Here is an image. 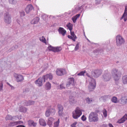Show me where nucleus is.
<instances>
[{
  "label": "nucleus",
  "mask_w": 127,
  "mask_h": 127,
  "mask_svg": "<svg viewBox=\"0 0 127 127\" xmlns=\"http://www.w3.org/2000/svg\"><path fill=\"white\" fill-rule=\"evenodd\" d=\"M99 112L98 111H96L95 112H91L89 114L88 116V119L89 122H97L98 121L99 118L97 113Z\"/></svg>",
  "instance_id": "obj_1"
},
{
  "label": "nucleus",
  "mask_w": 127,
  "mask_h": 127,
  "mask_svg": "<svg viewBox=\"0 0 127 127\" xmlns=\"http://www.w3.org/2000/svg\"><path fill=\"white\" fill-rule=\"evenodd\" d=\"M112 76L115 81H118L120 78L121 75V73L118 69L113 68L111 71Z\"/></svg>",
  "instance_id": "obj_2"
},
{
  "label": "nucleus",
  "mask_w": 127,
  "mask_h": 127,
  "mask_svg": "<svg viewBox=\"0 0 127 127\" xmlns=\"http://www.w3.org/2000/svg\"><path fill=\"white\" fill-rule=\"evenodd\" d=\"M82 110L77 107L75 110L72 112V117L74 119H76L82 115Z\"/></svg>",
  "instance_id": "obj_3"
},
{
  "label": "nucleus",
  "mask_w": 127,
  "mask_h": 127,
  "mask_svg": "<svg viewBox=\"0 0 127 127\" xmlns=\"http://www.w3.org/2000/svg\"><path fill=\"white\" fill-rule=\"evenodd\" d=\"M116 40V45L118 46H120L122 44H124L125 42L124 39L120 35L117 36Z\"/></svg>",
  "instance_id": "obj_4"
},
{
  "label": "nucleus",
  "mask_w": 127,
  "mask_h": 127,
  "mask_svg": "<svg viewBox=\"0 0 127 127\" xmlns=\"http://www.w3.org/2000/svg\"><path fill=\"white\" fill-rule=\"evenodd\" d=\"M11 16L8 12L5 13L4 15V22L7 24H10L11 22Z\"/></svg>",
  "instance_id": "obj_5"
},
{
  "label": "nucleus",
  "mask_w": 127,
  "mask_h": 127,
  "mask_svg": "<svg viewBox=\"0 0 127 127\" xmlns=\"http://www.w3.org/2000/svg\"><path fill=\"white\" fill-rule=\"evenodd\" d=\"M102 71L101 70L97 69L91 72L92 77L94 78L98 77L102 74Z\"/></svg>",
  "instance_id": "obj_6"
},
{
  "label": "nucleus",
  "mask_w": 127,
  "mask_h": 127,
  "mask_svg": "<svg viewBox=\"0 0 127 127\" xmlns=\"http://www.w3.org/2000/svg\"><path fill=\"white\" fill-rule=\"evenodd\" d=\"M48 48L49 51H52L54 52H59L62 49L61 47H54L51 45L48 46Z\"/></svg>",
  "instance_id": "obj_7"
},
{
  "label": "nucleus",
  "mask_w": 127,
  "mask_h": 127,
  "mask_svg": "<svg viewBox=\"0 0 127 127\" xmlns=\"http://www.w3.org/2000/svg\"><path fill=\"white\" fill-rule=\"evenodd\" d=\"M111 75L110 73L108 71H106L103 75L102 79L105 81L109 80L111 78Z\"/></svg>",
  "instance_id": "obj_8"
},
{
  "label": "nucleus",
  "mask_w": 127,
  "mask_h": 127,
  "mask_svg": "<svg viewBox=\"0 0 127 127\" xmlns=\"http://www.w3.org/2000/svg\"><path fill=\"white\" fill-rule=\"evenodd\" d=\"M57 75L61 76L66 74V72L65 69L63 68H58L56 70Z\"/></svg>",
  "instance_id": "obj_9"
},
{
  "label": "nucleus",
  "mask_w": 127,
  "mask_h": 127,
  "mask_svg": "<svg viewBox=\"0 0 127 127\" xmlns=\"http://www.w3.org/2000/svg\"><path fill=\"white\" fill-rule=\"evenodd\" d=\"M87 75L90 78L88 79L89 82V86H95V87L96 83L95 79L91 77L88 74H87Z\"/></svg>",
  "instance_id": "obj_10"
},
{
  "label": "nucleus",
  "mask_w": 127,
  "mask_h": 127,
  "mask_svg": "<svg viewBox=\"0 0 127 127\" xmlns=\"http://www.w3.org/2000/svg\"><path fill=\"white\" fill-rule=\"evenodd\" d=\"M14 76L16 78V80L17 82H21L24 79L23 76L21 74L15 73L14 74Z\"/></svg>",
  "instance_id": "obj_11"
},
{
  "label": "nucleus",
  "mask_w": 127,
  "mask_h": 127,
  "mask_svg": "<svg viewBox=\"0 0 127 127\" xmlns=\"http://www.w3.org/2000/svg\"><path fill=\"white\" fill-rule=\"evenodd\" d=\"M58 109V114L59 116L61 117L62 116L63 113L64 108L63 106L60 104H59L57 105Z\"/></svg>",
  "instance_id": "obj_12"
},
{
  "label": "nucleus",
  "mask_w": 127,
  "mask_h": 127,
  "mask_svg": "<svg viewBox=\"0 0 127 127\" xmlns=\"http://www.w3.org/2000/svg\"><path fill=\"white\" fill-rule=\"evenodd\" d=\"M69 81L67 82L66 84L67 87H69L71 85L73 86L74 85V80L72 77L70 78H68Z\"/></svg>",
  "instance_id": "obj_13"
},
{
  "label": "nucleus",
  "mask_w": 127,
  "mask_h": 127,
  "mask_svg": "<svg viewBox=\"0 0 127 127\" xmlns=\"http://www.w3.org/2000/svg\"><path fill=\"white\" fill-rule=\"evenodd\" d=\"M43 78L39 77L37 80L35 82V83L39 87L42 86V85Z\"/></svg>",
  "instance_id": "obj_14"
},
{
  "label": "nucleus",
  "mask_w": 127,
  "mask_h": 127,
  "mask_svg": "<svg viewBox=\"0 0 127 127\" xmlns=\"http://www.w3.org/2000/svg\"><path fill=\"white\" fill-rule=\"evenodd\" d=\"M52 75L51 74L49 73L43 76V77L42 78L44 80V82H45L48 79H49V80H51L52 79Z\"/></svg>",
  "instance_id": "obj_15"
},
{
  "label": "nucleus",
  "mask_w": 127,
  "mask_h": 127,
  "mask_svg": "<svg viewBox=\"0 0 127 127\" xmlns=\"http://www.w3.org/2000/svg\"><path fill=\"white\" fill-rule=\"evenodd\" d=\"M125 11L122 17L121 18V20L124 18V21H126L127 20V6H126Z\"/></svg>",
  "instance_id": "obj_16"
},
{
  "label": "nucleus",
  "mask_w": 127,
  "mask_h": 127,
  "mask_svg": "<svg viewBox=\"0 0 127 127\" xmlns=\"http://www.w3.org/2000/svg\"><path fill=\"white\" fill-rule=\"evenodd\" d=\"M33 9L32 6L31 4L28 5L25 8V10L27 13H28L32 10Z\"/></svg>",
  "instance_id": "obj_17"
},
{
  "label": "nucleus",
  "mask_w": 127,
  "mask_h": 127,
  "mask_svg": "<svg viewBox=\"0 0 127 127\" xmlns=\"http://www.w3.org/2000/svg\"><path fill=\"white\" fill-rule=\"evenodd\" d=\"M121 103L125 104L127 103V95L122 96L121 99Z\"/></svg>",
  "instance_id": "obj_18"
},
{
  "label": "nucleus",
  "mask_w": 127,
  "mask_h": 127,
  "mask_svg": "<svg viewBox=\"0 0 127 127\" xmlns=\"http://www.w3.org/2000/svg\"><path fill=\"white\" fill-rule=\"evenodd\" d=\"M126 120H127V114H126L122 118L119 120L117 123L119 124H121L124 123Z\"/></svg>",
  "instance_id": "obj_19"
},
{
  "label": "nucleus",
  "mask_w": 127,
  "mask_h": 127,
  "mask_svg": "<svg viewBox=\"0 0 127 127\" xmlns=\"http://www.w3.org/2000/svg\"><path fill=\"white\" fill-rule=\"evenodd\" d=\"M58 30L59 33L62 34L63 36L65 35L66 32V31L62 27H60Z\"/></svg>",
  "instance_id": "obj_20"
},
{
  "label": "nucleus",
  "mask_w": 127,
  "mask_h": 127,
  "mask_svg": "<svg viewBox=\"0 0 127 127\" xmlns=\"http://www.w3.org/2000/svg\"><path fill=\"white\" fill-rule=\"evenodd\" d=\"M34 101H25L24 102V104L25 105L27 106L33 105L34 103Z\"/></svg>",
  "instance_id": "obj_21"
},
{
  "label": "nucleus",
  "mask_w": 127,
  "mask_h": 127,
  "mask_svg": "<svg viewBox=\"0 0 127 127\" xmlns=\"http://www.w3.org/2000/svg\"><path fill=\"white\" fill-rule=\"evenodd\" d=\"M39 17H36L34 18L31 21V23L32 24H34L38 23L39 20Z\"/></svg>",
  "instance_id": "obj_22"
},
{
  "label": "nucleus",
  "mask_w": 127,
  "mask_h": 127,
  "mask_svg": "<svg viewBox=\"0 0 127 127\" xmlns=\"http://www.w3.org/2000/svg\"><path fill=\"white\" fill-rule=\"evenodd\" d=\"M39 123L40 125L42 126H46V124L45 120L43 119H40L39 120Z\"/></svg>",
  "instance_id": "obj_23"
},
{
  "label": "nucleus",
  "mask_w": 127,
  "mask_h": 127,
  "mask_svg": "<svg viewBox=\"0 0 127 127\" xmlns=\"http://www.w3.org/2000/svg\"><path fill=\"white\" fill-rule=\"evenodd\" d=\"M28 124L30 126H32L33 127H35L37 125V123L34 122L32 120H29L28 121Z\"/></svg>",
  "instance_id": "obj_24"
},
{
  "label": "nucleus",
  "mask_w": 127,
  "mask_h": 127,
  "mask_svg": "<svg viewBox=\"0 0 127 127\" xmlns=\"http://www.w3.org/2000/svg\"><path fill=\"white\" fill-rule=\"evenodd\" d=\"M16 117L15 116L12 117L11 115H7L5 119L6 120H13Z\"/></svg>",
  "instance_id": "obj_25"
},
{
  "label": "nucleus",
  "mask_w": 127,
  "mask_h": 127,
  "mask_svg": "<svg viewBox=\"0 0 127 127\" xmlns=\"http://www.w3.org/2000/svg\"><path fill=\"white\" fill-rule=\"evenodd\" d=\"M111 97L110 96V95H104L102 96L101 98L103 99L104 101H105L108 99H109Z\"/></svg>",
  "instance_id": "obj_26"
},
{
  "label": "nucleus",
  "mask_w": 127,
  "mask_h": 127,
  "mask_svg": "<svg viewBox=\"0 0 127 127\" xmlns=\"http://www.w3.org/2000/svg\"><path fill=\"white\" fill-rule=\"evenodd\" d=\"M54 119L52 117H50L49 118L47 123V125L49 126H51L53 123V122L54 120Z\"/></svg>",
  "instance_id": "obj_27"
},
{
  "label": "nucleus",
  "mask_w": 127,
  "mask_h": 127,
  "mask_svg": "<svg viewBox=\"0 0 127 127\" xmlns=\"http://www.w3.org/2000/svg\"><path fill=\"white\" fill-rule=\"evenodd\" d=\"M51 88V84L49 82H47L45 85V89L47 90H50Z\"/></svg>",
  "instance_id": "obj_28"
},
{
  "label": "nucleus",
  "mask_w": 127,
  "mask_h": 127,
  "mask_svg": "<svg viewBox=\"0 0 127 127\" xmlns=\"http://www.w3.org/2000/svg\"><path fill=\"white\" fill-rule=\"evenodd\" d=\"M69 101L70 104H72L75 103L76 101L74 97L72 96H70L69 97Z\"/></svg>",
  "instance_id": "obj_29"
},
{
  "label": "nucleus",
  "mask_w": 127,
  "mask_h": 127,
  "mask_svg": "<svg viewBox=\"0 0 127 127\" xmlns=\"http://www.w3.org/2000/svg\"><path fill=\"white\" fill-rule=\"evenodd\" d=\"M122 80L124 84H127V75L124 76L122 77Z\"/></svg>",
  "instance_id": "obj_30"
},
{
  "label": "nucleus",
  "mask_w": 127,
  "mask_h": 127,
  "mask_svg": "<svg viewBox=\"0 0 127 127\" xmlns=\"http://www.w3.org/2000/svg\"><path fill=\"white\" fill-rule=\"evenodd\" d=\"M27 110V108L23 106H21L20 108L19 111L21 112H26Z\"/></svg>",
  "instance_id": "obj_31"
},
{
  "label": "nucleus",
  "mask_w": 127,
  "mask_h": 127,
  "mask_svg": "<svg viewBox=\"0 0 127 127\" xmlns=\"http://www.w3.org/2000/svg\"><path fill=\"white\" fill-rule=\"evenodd\" d=\"M52 115H55V110L54 108H51L48 109Z\"/></svg>",
  "instance_id": "obj_32"
},
{
  "label": "nucleus",
  "mask_w": 127,
  "mask_h": 127,
  "mask_svg": "<svg viewBox=\"0 0 127 127\" xmlns=\"http://www.w3.org/2000/svg\"><path fill=\"white\" fill-rule=\"evenodd\" d=\"M66 27L68 28L70 31H71L72 30L73 25L70 23H69L67 24L66 25Z\"/></svg>",
  "instance_id": "obj_33"
},
{
  "label": "nucleus",
  "mask_w": 127,
  "mask_h": 127,
  "mask_svg": "<svg viewBox=\"0 0 127 127\" xmlns=\"http://www.w3.org/2000/svg\"><path fill=\"white\" fill-rule=\"evenodd\" d=\"M20 122H12L10 123V125L11 126H13L15 125H16L18 124H20Z\"/></svg>",
  "instance_id": "obj_34"
},
{
  "label": "nucleus",
  "mask_w": 127,
  "mask_h": 127,
  "mask_svg": "<svg viewBox=\"0 0 127 127\" xmlns=\"http://www.w3.org/2000/svg\"><path fill=\"white\" fill-rule=\"evenodd\" d=\"M111 101L113 103H117V97L116 96L113 97L111 100Z\"/></svg>",
  "instance_id": "obj_35"
},
{
  "label": "nucleus",
  "mask_w": 127,
  "mask_h": 127,
  "mask_svg": "<svg viewBox=\"0 0 127 127\" xmlns=\"http://www.w3.org/2000/svg\"><path fill=\"white\" fill-rule=\"evenodd\" d=\"M39 40L42 42L45 43L46 44V40L45 38L43 36H42L41 37L39 38Z\"/></svg>",
  "instance_id": "obj_36"
},
{
  "label": "nucleus",
  "mask_w": 127,
  "mask_h": 127,
  "mask_svg": "<svg viewBox=\"0 0 127 127\" xmlns=\"http://www.w3.org/2000/svg\"><path fill=\"white\" fill-rule=\"evenodd\" d=\"M9 3L12 4H16L17 3L16 0H9Z\"/></svg>",
  "instance_id": "obj_37"
},
{
  "label": "nucleus",
  "mask_w": 127,
  "mask_h": 127,
  "mask_svg": "<svg viewBox=\"0 0 127 127\" xmlns=\"http://www.w3.org/2000/svg\"><path fill=\"white\" fill-rule=\"evenodd\" d=\"M50 112L48 109H47V110L45 113V116L47 117H49L51 114L50 113Z\"/></svg>",
  "instance_id": "obj_38"
},
{
  "label": "nucleus",
  "mask_w": 127,
  "mask_h": 127,
  "mask_svg": "<svg viewBox=\"0 0 127 127\" xmlns=\"http://www.w3.org/2000/svg\"><path fill=\"white\" fill-rule=\"evenodd\" d=\"M95 88V86H88V89L90 91H93Z\"/></svg>",
  "instance_id": "obj_39"
},
{
  "label": "nucleus",
  "mask_w": 127,
  "mask_h": 127,
  "mask_svg": "<svg viewBox=\"0 0 127 127\" xmlns=\"http://www.w3.org/2000/svg\"><path fill=\"white\" fill-rule=\"evenodd\" d=\"M59 119H58V120L54 124V127H58L59 126Z\"/></svg>",
  "instance_id": "obj_40"
},
{
  "label": "nucleus",
  "mask_w": 127,
  "mask_h": 127,
  "mask_svg": "<svg viewBox=\"0 0 127 127\" xmlns=\"http://www.w3.org/2000/svg\"><path fill=\"white\" fill-rule=\"evenodd\" d=\"M86 100L87 103H88L89 104L91 103L93 101L92 98H87Z\"/></svg>",
  "instance_id": "obj_41"
},
{
  "label": "nucleus",
  "mask_w": 127,
  "mask_h": 127,
  "mask_svg": "<svg viewBox=\"0 0 127 127\" xmlns=\"http://www.w3.org/2000/svg\"><path fill=\"white\" fill-rule=\"evenodd\" d=\"M70 34L71 36L73 37L75 39H76L77 38L74 32H72L71 31H70Z\"/></svg>",
  "instance_id": "obj_42"
},
{
  "label": "nucleus",
  "mask_w": 127,
  "mask_h": 127,
  "mask_svg": "<svg viewBox=\"0 0 127 127\" xmlns=\"http://www.w3.org/2000/svg\"><path fill=\"white\" fill-rule=\"evenodd\" d=\"M64 88V87L63 84H61L59 86H58V89L60 90Z\"/></svg>",
  "instance_id": "obj_43"
},
{
  "label": "nucleus",
  "mask_w": 127,
  "mask_h": 127,
  "mask_svg": "<svg viewBox=\"0 0 127 127\" xmlns=\"http://www.w3.org/2000/svg\"><path fill=\"white\" fill-rule=\"evenodd\" d=\"M103 113L104 116L106 117L107 116V111L105 109H104L103 111Z\"/></svg>",
  "instance_id": "obj_44"
},
{
  "label": "nucleus",
  "mask_w": 127,
  "mask_h": 127,
  "mask_svg": "<svg viewBox=\"0 0 127 127\" xmlns=\"http://www.w3.org/2000/svg\"><path fill=\"white\" fill-rule=\"evenodd\" d=\"M79 43H78L76 45L75 47L74 48V50L75 51H77L79 49Z\"/></svg>",
  "instance_id": "obj_45"
},
{
  "label": "nucleus",
  "mask_w": 127,
  "mask_h": 127,
  "mask_svg": "<svg viewBox=\"0 0 127 127\" xmlns=\"http://www.w3.org/2000/svg\"><path fill=\"white\" fill-rule=\"evenodd\" d=\"M85 72V71H82L78 73L77 75L78 76L84 75V74Z\"/></svg>",
  "instance_id": "obj_46"
},
{
  "label": "nucleus",
  "mask_w": 127,
  "mask_h": 127,
  "mask_svg": "<svg viewBox=\"0 0 127 127\" xmlns=\"http://www.w3.org/2000/svg\"><path fill=\"white\" fill-rule=\"evenodd\" d=\"M0 91H2L3 84L2 82H1L0 84Z\"/></svg>",
  "instance_id": "obj_47"
},
{
  "label": "nucleus",
  "mask_w": 127,
  "mask_h": 127,
  "mask_svg": "<svg viewBox=\"0 0 127 127\" xmlns=\"http://www.w3.org/2000/svg\"><path fill=\"white\" fill-rule=\"evenodd\" d=\"M72 20L74 23H75L77 19L75 16H73L72 18Z\"/></svg>",
  "instance_id": "obj_48"
},
{
  "label": "nucleus",
  "mask_w": 127,
  "mask_h": 127,
  "mask_svg": "<svg viewBox=\"0 0 127 127\" xmlns=\"http://www.w3.org/2000/svg\"><path fill=\"white\" fill-rule=\"evenodd\" d=\"M67 37L68 38L71 39L74 41H75V39L72 36L70 35H68L67 36Z\"/></svg>",
  "instance_id": "obj_49"
},
{
  "label": "nucleus",
  "mask_w": 127,
  "mask_h": 127,
  "mask_svg": "<svg viewBox=\"0 0 127 127\" xmlns=\"http://www.w3.org/2000/svg\"><path fill=\"white\" fill-rule=\"evenodd\" d=\"M75 11L76 12H77L79 10H80L79 9V7L78 6H76L75 7Z\"/></svg>",
  "instance_id": "obj_50"
},
{
  "label": "nucleus",
  "mask_w": 127,
  "mask_h": 127,
  "mask_svg": "<svg viewBox=\"0 0 127 127\" xmlns=\"http://www.w3.org/2000/svg\"><path fill=\"white\" fill-rule=\"evenodd\" d=\"M81 118L82 120L83 121H85L86 119V117L84 115H83L82 116Z\"/></svg>",
  "instance_id": "obj_51"
},
{
  "label": "nucleus",
  "mask_w": 127,
  "mask_h": 127,
  "mask_svg": "<svg viewBox=\"0 0 127 127\" xmlns=\"http://www.w3.org/2000/svg\"><path fill=\"white\" fill-rule=\"evenodd\" d=\"M20 16L21 17H23L25 16V12L23 11H22L20 12Z\"/></svg>",
  "instance_id": "obj_52"
},
{
  "label": "nucleus",
  "mask_w": 127,
  "mask_h": 127,
  "mask_svg": "<svg viewBox=\"0 0 127 127\" xmlns=\"http://www.w3.org/2000/svg\"><path fill=\"white\" fill-rule=\"evenodd\" d=\"M95 1L96 3L97 4H98L100 2L101 0H95Z\"/></svg>",
  "instance_id": "obj_53"
},
{
  "label": "nucleus",
  "mask_w": 127,
  "mask_h": 127,
  "mask_svg": "<svg viewBox=\"0 0 127 127\" xmlns=\"http://www.w3.org/2000/svg\"><path fill=\"white\" fill-rule=\"evenodd\" d=\"M85 5V4H84L83 5H82L80 7H79V9L80 10H83V8L84 7V6Z\"/></svg>",
  "instance_id": "obj_54"
},
{
  "label": "nucleus",
  "mask_w": 127,
  "mask_h": 127,
  "mask_svg": "<svg viewBox=\"0 0 127 127\" xmlns=\"http://www.w3.org/2000/svg\"><path fill=\"white\" fill-rule=\"evenodd\" d=\"M83 127V125L81 123H79L78 124V127Z\"/></svg>",
  "instance_id": "obj_55"
},
{
  "label": "nucleus",
  "mask_w": 127,
  "mask_h": 127,
  "mask_svg": "<svg viewBox=\"0 0 127 127\" xmlns=\"http://www.w3.org/2000/svg\"><path fill=\"white\" fill-rule=\"evenodd\" d=\"M18 46L17 45H16L15 46V47H14V48L13 47H12V48H11L10 50H13V48H18Z\"/></svg>",
  "instance_id": "obj_56"
},
{
  "label": "nucleus",
  "mask_w": 127,
  "mask_h": 127,
  "mask_svg": "<svg viewBox=\"0 0 127 127\" xmlns=\"http://www.w3.org/2000/svg\"><path fill=\"white\" fill-rule=\"evenodd\" d=\"M80 15V14H78L76 15V16H75V17L76 18H77V19L79 17Z\"/></svg>",
  "instance_id": "obj_57"
},
{
  "label": "nucleus",
  "mask_w": 127,
  "mask_h": 127,
  "mask_svg": "<svg viewBox=\"0 0 127 127\" xmlns=\"http://www.w3.org/2000/svg\"><path fill=\"white\" fill-rule=\"evenodd\" d=\"M107 126V125L105 124H103L101 126V127H106Z\"/></svg>",
  "instance_id": "obj_58"
},
{
  "label": "nucleus",
  "mask_w": 127,
  "mask_h": 127,
  "mask_svg": "<svg viewBox=\"0 0 127 127\" xmlns=\"http://www.w3.org/2000/svg\"><path fill=\"white\" fill-rule=\"evenodd\" d=\"M71 126L72 127H75V126L74 124H71Z\"/></svg>",
  "instance_id": "obj_59"
},
{
  "label": "nucleus",
  "mask_w": 127,
  "mask_h": 127,
  "mask_svg": "<svg viewBox=\"0 0 127 127\" xmlns=\"http://www.w3.org/2000/svg\"><path fill=\"white\" fill-rule=\"evenodd\" d=\"M109 126L110 127H112L113 126L110 123L109 124Z\"/></svg>",
  "instance_id": "obj_60"
},
{
  "label": "nucleus",
  "mask_w": 127,
  "mask_h": 127,
  "mask_svg": "<svg viewBox=\"0 0 127 127\" xmlns=\"http://www.w3.org/2000/svg\"><path fill=\"white\" fill-rule=\"evenodd\" d=\"M19 127H25L23 125H19Z\"/></svg>",
  "instance_id": "obj_61"
},
{
  "label": "nucleus",
  "mask_w": 127,
  "mask_h": 127,
  "mask_svg": "<svg viewBox=\"0 0 127 127\" xmlns=\"http://www.w3.org/2000/svg\"><path fill=\"white\" fill-rule=\"evenodd\" d=\"M77 124V123L76 122H74V123H73V124H74V125H75V126Z\"/></svg>",
  "instance_id": "obj_62"
},
{
  "label": "nucleus",
  "mask_w": 127,
  "mask_h": 127,
  "mask_svg": "<svg viewBox=\"0 0 127 127\" xmlns=\"http://www.w3.org/2000/svg\"><path fill=\"white\" fill-rule=\"evenodd\" d=\"M86 39H87V40L88 41H90V40H89L88 39V38H87L86 37Z\"/></svg>",
  "instance_id": "obj_63"
},
{
  "label": "nucleus",
  "mask_w": 127,
  "mask_h": 127,
  "mask_svg": "<svg viewBox=\"0 0 127 127\" xmlns=\"http://www.w3.org/2000/svg\"><path fill=\"white\" fill-rule=\"evenodd\" d=\"M84 35L85 36V37H86V36L85 35V33H84Z\"/></svg>",
  "instance_id": "obj_64"
}]
</instances>
